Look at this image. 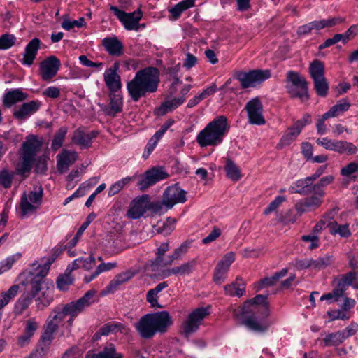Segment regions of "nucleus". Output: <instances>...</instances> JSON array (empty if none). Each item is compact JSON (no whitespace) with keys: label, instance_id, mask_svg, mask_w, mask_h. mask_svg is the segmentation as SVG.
Returning <instances> with one entry per match:
<instances>
[{"label":"nucleus","instance_id":"1","mask_svg":"<svg viewBox=\"0 0 358 358\" xmlns=\"http://www.w3.org/2000/svg\"><path fill=\"white\" fill-rule=\"evenodd\" d=\"M160 73L157 67L148 66L136 72L134 77L127 83L128 95L134 102L157 91Z\"/></svg>","mask_w":358,"mask_h":358},{"label":"nucleus","instance_id":"2","mask_svg":"<svg viewBox=\"0 0 358 358\" xmlns=\"http://www.w3.org/2000/svg\"><path fill=\"white\" fill-rule=\"evenodd\" d=\"M246 307L250 308L248 315H243L241 322L249 329L264 333L268 330L271 323L267 320L269 315V306L267 296L258 294L245 302L241 313L244 315Z\"/></svg>","mask_w":358,"mask_h":358},{"label":"nucleus","instance_id":"3","mask_svg":"<svg viewBox=\"0 0 358 358\" xmlns=\"http://www.w3.org/2000/svg\"><path fill=\"white\" fill-rule=\"evenodd\" d=\"M95 294V290L90 289L77 300L72 301L66 304H59L53 308L48 317L58 324L66 317H69L67 324L71 327L74 320L94 303V297Z\"/></svg>","mask_w":358,"mask_h":358},{"label":"nucleus","instance_id":"4","mask_svg":"<svg viewBox=\"0 0 358 358\" xmlns=\"http://www.w3.org/2000/svg\"><path fill=\"white\" fill-rule=\"evenodd\" d=\"M172 324L173 320L169 313L163 310L144 315L134 324V327L142 338L150 339L157 333L166 332Z\"/></svg>","mask_w":358,"mask_h":358},{"label":"nucleus","instance_id":"5","mask_svg":"<svg viewBox=\"0 0 358 358\" xmlns=\"http://www.w3.org/2000/svg\"><path fill=\"white\" fill-rule=\"evenodd\" d=\"M229 130L227 118L220 115L208 122L196 137V143L201 148L217 146L222 143Z\"/></svg>","mask_w":358,"mask_h":358},{"label":"nucleus","instance_id":"6","mask_svg":"<svg viewBox=\"0 0 358 358\" xmlns=\"http://www.w3.org/2000/svg\"><path fill=\"white\" fill-rule=\"evenodd\" d=\"M41 147V142L36 136H29L22 143L20 151V162L15 170L20 175L29 173L32 169L35 157Z\"/></svg>","mask_w":358,"mask_h":358},{"label":"nucleus","instance_id":"7","mask_svg":"<svg viewBox=\"0 0 358 358\" xmlns=\"http://www.w3.org/2000/svg\"><path fill=\"white\" fill-rule=\"evenodd\" d=\"M286 90L292 97L302 101L309 99L308 83L298 72L289 71L286 76Z\"/></svg>","mask_w":358,"mask_h":358},{"label":"nucleus","instance_id":"8","mask_svg":"<svg viewBox=\"0 0 358 358\" xmlns=\"http://www.w3.org/2000/svg\"><path fill=\"white\" fill-rule=\"evenodd\" d=\"M233 76L240 82L242 88L245 89L255 87L257 85L261 84L270 78L271 72L269 69H255L248 72L236 71Z\"/></svg>","mask_w":358,"mask_h":358},{"label":"nucleus","instance_id":"9","mask_svg":"<svg viewBox=\"0 0 358 358\" xmlns=\"http://www.w3.org/2000/svg\"><path fill=\"white\" fill-rule=\"evenodd\" d=\"M43 190L41 187H36L28 195L24 192L20 199L21 216L24 217L36 211L42 203Z\"/></svg>","mask_w":358,"mask_h":358},{"label":"nucleus","instance_id":"10","mask_svg":"<svg viewBox=\"0 0 358 358\" xmlns=\"http://www.w3.org/2000/svg\"><path fill=\"white\" fill-rule=\"evenodd\" d=\"M110 10L123 24L127 30L138 31L140 28L139 21L142 18V12L140 9L131 13H126L120 10L117 6H110Z\"/></svg>","mask_w":358,"mask_h":358},{"label":"nucleus","instance_id":"11","mask_svg":"<svg viewBox=\"0 0 358 358\" xmlns=\"http://www.w3.org/2000/svg\"><path fill=\"white\" fill-rule=\"evenodd\" d=\"M169 177V174L163 167H153L146 171L137 183L141 191H145L150 186Z\"/></svg>","mask_w":358,"mask_h":358},{"label":"nucleus","instance_id":"12","mask_svg":"<svg viewBox=\"0 0 358 358\" xmlns=\"http://www.w3.org/2000/svg\"><path fill=\"white\" fill-rule=\"evenodd\" d=\"M209 315L208 308L201 307L193 310L189 315L182 326V331L185 336L195 332L202 320Z\"/></svg>","mask_w":358,"mask_h":358},{"label":"nucleus","instance_id":"13","mask_svg":"<svg viewBox=\"0 0 358 358\" xmlns=\"http://www.w3.org/2000/svg\"><path fill=\"white\" fill-rule=\"evenodd\" d=\"M248 121L252 124L264 125L266 120L263 115V105L259 97L250 100L245 105Z\"/></svg>","mask_w":358,"mask_h":358},{"label":"nucleus","instance_id":"14","mask_svg":"<svg viewBox=\"0 0 358 358\" xmlns=\"http://www.w3.org/2000/svg\"><path fill=\"white\" fill-rule=\"evenodd\" d=\"M149 199L148 194L134 199L129 203L127 217L132 220H137L143 217L148 209Z\"/></svg>","mask_w":358,"mask_h":358},{"label":"nucleus","instance_id":"15","mask_svg":"<svg viewBox=\"0 0 358 358\" xmlns=\"http://www.w3.org/2000/svg\"><path fill=\"white\" fill-rule=\"evenodd\" d=\"M98 135L99 132L97 131H88L84 127H78L73 131L71 141L82 149H87L92 146L94 139Z\"/></svg>","mask_w":358,"mask_h":358},{"label":"nucleus","instance_id":"16","mask_svg":"<svg viewBox=\"0 0 358 358\" xmlns=\"http://www.w3.org/2000/svg\"><path fill=\"white\" fill-rule=\"evenodd\" d=\"M55 261V258H48L42 265L38 264L34 269L32 274L34 278L31 281L32 292L38 294L41 289H43L42 285L44 284V278L48 275L51 264Z\"/></svg>","mask_w":358,"mask_h":358},{"label":"nucleus","instance_id":"17","mask_svg":"<svg viewBox=\"0 0 358 358\" xmlns=\"http://www.w3.org/2000/svg\"><path fill=\"white\" fill-rule=\"evenodd\" d=\"M186 201V192L178 185L168 187L164 194L162 204L168 208H171L175 204Z\"/></svg>","mask_w":358,"mask_h":358},{"label":"nucleus","instance_id":"18","mask_svg":"<svg viewBox=\"0 0 358 358\" xmlns=\"http://www.w3.org/2000/svg\"><path fill=\"white\" fill-rule=\"evenodd\" d=\"M61 66L60 60L55 56H50L39 65V74L43 80L48 81L54 78Z\"/></svg>","mask_w":358,"mask_h":358},{"label":"nucleus","instance_id":"19","mask_svg":"<svg viewBox=\"0 0 358 358\" xmlns=\"http://www.w3.org/2000/svg\"><path fill=\"white\" fill-rule=\"evenodd\" d=\"M59 325L57 322L51 320L49 317L47 318L46 322L43 326V331L41 336L39 343L40 349L42 352H48L50 346L54 339V334L57 331Z\"/></svg>","mask_w":358,"mask_h":358},{"label":"nucleus","instance_id":"20","mask_svg":"<svg viewBox=\"0 0 358 358\" xmlns=\"http://www.w3.org/2000/svg\"><path fill=\"white\" fill-rule=\"evenodd\" d=\"M119 67V63L115 62L104 72L103 80L110 91L109 93H117L122 87L121 78L117 73Z\"/></svg>","mask_w":358,"mask_h":358},{"label":"nucleus","instance_id":"21","mask_svg":"<svg viewBox=\"0 0 358 358\" xmlns=\"http://www.w3.org/2000/svg\"><path fill=\"white\" fill-rule=\"evenodd\" d=\"M109 103L99 104L101 110L108 116L115 117L122 111V96L119 93H109Z\"/></svg>","mask_w":358,"mask_h":358},{"label":"nucleus","instance_id":"22","mask_svg":"<svg viewBox=\"0 0 358 358\" xmlns=\"http://www.w3.org/2000/svg\"><path fill=\"white\" fill-rule=\"evenodd\" d=\"M313 182L309 176L297 180L289 187V191L291 194L297 193L301 195L317 194L315 184H313Z\"/></svg>","mask_w":358,"mask_h":358},{"label":"nucleus","instance_id":"23","mask_svg":"<svg viewBox=\"0 0 358 358\" xmlns=\"http://www.w3.org/2000/svg\"><path fill=\"white\" fill-rule=\"evenodd\" d=\"M41 106V102L38 100H32L24 103L13 111V117L17 120H24L36 113L39 110Z\"/></svg>","mask_w":358,"mask_h":358},{"label":"nucleus","instance_id":"24","mask_svg":"<svg viewBox=\"0 0 358 358\" xmlns=\"http://www.w3.org/2000/svg\"><path fill=\"white\" fill-rule=\"evenodd\" d=\"M323 196L314 194L296 202L295 209L300 215L319 208L322 203Z\"/></svg>","mask_w":358,"mask_h":358},{"label":"nucleus","instance_id":"25","mask_svg":"<svg viewBox=\"0 0 358 358\" xmlns=\"http://www.w3.org/2000/svg\"><path fill=\"white\" fill-rule=\"evenodd\" d=\"M78 154L75 151L63 150L62 152L57 156V167L59 173L66 172L69 167L73 164L77 159Z\"/></svg>","mask_w":358,"mask_h":358},{"label":"nucleus","instance_id":"26","mask_svg":"<svg viewBox=\"0 0 358 358\" xmlns=\"http://www.w3.org/2000/svg\"><path fill=\"white\" fill-rule=\"evenodd\" d=\"M40 44L41 41L37 38H33L28 43L24 49L23 58L21 60L23 65L30 66L33 64L40 48Z\"/></svg>","mask_w":358,"mask_h":358},{"label":"nucleus","instance_id":"27","mask_svg":"<svg viewBox=\"0 0 358 358\" xmlns=\"http://www.w3.org/2000/svg\"><path fill=\"white\" fill-rule=\"evenodd\" d=\"M102 45L109 55L119 57L123 54L124 45L116 36L104 38Z\"/></svg>","mask_w":358,"mask_h":358},{"label":"nucleus","instance_id":"28","mask_svg":"<svg viewBox=\"0 0 358 358\" xmlns=\"http://www.w3.org/2000/svg\"><path fill=\"white\" fill-rule=\"evenodd\" d=\"M135 275V273L131 271H127L117 275L107 285L105 290L103 291V294H108L113 293L117 288L122 284L129 281Z\"/></svg>","mask_w":358,"mask_h":358},{"label":"nucleus","instance_id":"29","mask_svg":"<svg viewBox=\"0 0 358 358\" xmlns=\"http://www.w3.org/2000/svg\"><path fill=\"white\" fill-rule=\"evenodd\" d=\"M28 98V94L22 88L13 89L8 91L3 96V103L7 108H10L14 104L23 101Z\"/></svg>","mask_w":358,"mask_h":358},{"label":"nucleus","instance_id":"30","mask_svg":"<svg viewBox=\"0 0 358 358\" xmlns=\"http://www.w3.org/2000/svg\"><path fill=\"white\" fill-rule=\"evenodd\" d=\"M42 287L43 289H41L38 294H34L32 289L31 290L32 296L36 298V306L39 309L48 306L53 301L52 289L44 286V284L42 285Z\"/></svg>","mask_w":358,"mask_h":358},{"label":"nucleus","instance_id":"31","mask_svg":"<svg viewBox=\"0 0 358 358\" xmlns=\"http://www.w3.org/2000/svg\"><path fill=\"white\" fill-rule=\"evenodd\" d=\"M287 268H282L280 271L275 273L271 277H266L261 279L255 284L257 291H259L264 287L275 285L280 278L285 277L287 274Z\"/></svg>","mask_w":358,"mask_h":358},{"label":"nucleus","instance_id":"32","mask_svg":"<svg viewBox=\"0 0 358 358\" xmlns=\"http://www.w3.org/2000/svg\"><path fill=\"white\" fill-rule=\"evenodd\" d=\"M245 282L241 278H237L231 284L224 287V293L229 296H242L245 292Z\"/></svg>","mask_w":358,"mask_h":358},{"label":"nucleus","instance_id":"33","mask_svg":"<svg viewBox=\"0 0 358 358\" xmlns=\"http://www.w3.org/2000/svg\"><path fill=\"white\" fill-rule=\"evenodd\" d=\"M185 101L184 96L178 98H173L171 100L163 102L157 109V114L164 115L169 112H172L178 107L181 106Z\"/></svg>","mask_w":358,"mask_h":358},{"label":"nucleus","instance_id":"34","mask_svg":"<svg viewBox=\"0 0 358 358\" xmlns=\"http://www.w3.org/2000/svg\"><path fill=\"white\" fill-rule=\"evenodd\" d=\"M340 155H352L357 153V147L351 142L335 141L333 150Z\"/></svg>","mask_w":358,"mask_h":358},{"label":"nucleus","instance_id":"35","mask_svg":"<svg viewBox=\"0 0 358 358\" xmlns=\"http://www.w3.org/2000/svg\"><path fill=\"white\" fill-rule=\"evenodd\" d=\"M195 5V0H183L169 9L173 20H178L181 14Z\"/></svg>","mask_w":358,"mask_h":358},{"label":"nucleus","instance_id":"36","mask_svg":"<svg viewBox=\"0 0 358 358\" xmlns=\"http://www.w3.org/2000/svg\"><path fill=\"white\" fill-rule=\"evenodd\" d=\"M117 266V264L116 262L108 263L102 262L96 268L93 273L84 277V282L85 283H89L96 278L101 273L111 271L116 268Z\"/></svg>","mask_w":358,"mask_h":358},{"label":"nucleus","instance_id":"37","mask_svg":"<svg viewBox=\"0 0 358 358\" xmlns=\"http://www.w3.org/2000/svg\"><path fill=\"white\" fill-rule=\"evenodd\" d=\"M343 342V335L341 334L340 331H337L326 334L320 344L324 348L326 347H336Z\"/></svg>","mask_w":358,"mask_h":358},{"label":"nucleus","instance_id":"38","mask_svg":"<svg viewBox=\"0 0 358 358\" xmlns=\"http://www.w3.org/2000/svg\"><path fill=\"white\" fill-rule=\"evenodd\" d=\"M167 282H162L158 284L155 288L150 289L146 294V300L150 303L152 307L162 308L158 303L157 294L164 289L168 287Z\"/></svg>","mask_w":358,"mask_h":358},{"label":"nucleus","instance_id":"39","mask_svg":"<svg viewBox=\"0 0 358 358\" xmlns=\"http://www.w3.org/2000/svg\"><path fill=\"white\" fill-rule=\"evenodd\" d=\"M351 104L348 98L340 99L335 105L326 112L331 117H337L349 110Z\"/></svg>","mask_w":358,"mask_h":358},{"label":"nucleus","instance_id":"40","mask_svg":"<svg viewBox=\"0 0 358 358\" xmlns=\"http://www.w3.org/2000/svg\"><path fill=\"white\" fill-rule=\"evenodd\" d=\"M196 266V261L192 259L179 266L173 267L172 273L176 276L189 275L193 272Z\"/></svg>","mask_w":358,"mask_h":358},{"label":"nucleus","instance_id":"41","mask_svg":"<svg viewBox=\"0 0 358 358\" xmlns=\"http://www.w3.org/2000/svg\"><path fill=\"white\" fill-rule=\"evenodd\" d=\"M169 250V245L168 243L164 242L157 248L156 252V257L154 260L151 261L150 268L151 271L158 270V266H161L164 262V254Z\"/></svg>","mask_w":358,"mask_h":358},{"label":"nucleus","instance_id":"42","mask_svg":"<svg viewBox=\"0 0 358 358\" xmlns=\"http://www.w3.org/2000/svg\"><path fill=\"white\" fill-rule=\"evenodd\" d=\"M91 358H123L122 353L117 352L115 345L107 344L99 353L94 354Z\"/></svg>","mask_w":358,"mask_h":358},{"label":"nucleus","instance_id":"43","mask_svg":"<svg viewBox=\"0 0 358 358\" xmlns=\"http://www.w3.org/2000/svg\"><path fill=\"white\" fill-rule=\"evenodd\" d=\"M68 132V128L65 126L61 127L55 134L52 142L51 149L53 151H57L63 145L66 136Z\"/></svg>","mask_w":358,"mask_h":358},{"label":"nucleus","instance_id":"44","mask_svg":"<svg viewBox=\"0 0 358 358\" xmlns=\"http://www.w3.org/2000/svg\"><path fill=\"white\" fill-rule=\"evenodd\" d=\"M301 130L294 124L293 126L289 127L280 139V144L282 145H288L294 141L301 133Z\"/></svg>","mask_w":358,"mask_h":358},{"label":"nucleus","instance_id":"45","mask_svg":"<svg viewBox=\"0 0 358 358\" xmlns=\"http://www.w3.org/2000/svg\"><path fill=\"white\" fill-rule=\"evenodd\" d=\"M224 169L227 177L231 180L236 182L241 178L240 169L232 160H227Z\"/></svg>","mask_w":358,"mask_h":358},{"label":"nucleus","instance_id":"46","mask_svg":"<svg viewBox=\"0 0 358 358\" xmlns=\"http://www.w3.org/2000/svg\"><path fill=\"white\" fill-rule=\"evenodd\" d=\"M124 329V325L118 322H110L103 324L99 329L101 335L108 336L110 334H117L122 332Z\"/></svg>","mask_w":358,"mask_h":358},{"label":"nucleus","instance_id":"47","mask_svg":"<svg viewBox=\"0 0 358 358\" xmlns=\"http://www.w3.org/2000/svg\"><path fill=\"white\" fill-rule=\"evenodd\" d=\"M309 72L313 80L324 77V65L320 60H314L309 66Z\"/></svg>","mask_w":358,"mask_h":358},{"label":"nucleus","instance_id":"48","mask_svg":"<svg viewBox=\"0 0 358 358\" xmlns=\"http://www.w3.org/2000/svg\"><path fill=\"white\" fill-rule=\"evenodd\" d=\"M333 262L332 256H324L316 259H310V268L313 270H322L329 266Z\"/></svg>","mask_w":358,"mask_h":358},{"label":"nucleus","instance_id":"49","mask_svg":"<svg viewBox=\"0 0 358 358\" xmlns=\"http://www.w3.org/2000/svg\"><path fill=\"white\" fill-rule=\"evenodd\" d=\"M314 88L318 96L324 97L327 95L329 84L325 77L313 80Z\"/></svg>","mask_w":358,"mask_h":358},{"label":"nucleus","instance_id":"50","mask_svg":"<svg viewBox=\"0 0 358 358\" xmlns=\"http://www.w3.org/2000/svg\"><path fill=\"white\" fill-rule=\"evenodd\" d=\"M19 289L18 285H13L7 292H2L0 295V303L5 307L17 295Z\"/></svg>","mask_w":358,"mask_h":358},{"label":"nucleus","instance_id":"51","mask_svg":"<svg viewBox=\"0 0 358 358\" xmlns=\"http://www.w3.org/2000/svg\"><path fill=\"white\" fill-rule=\"evenodd\" d=\"M190 245L191 241H185L178 248H176L173 253L169 257V260L166 264H171L175 259H180L183 255L187 253Z\"/></svg>","mask_w":358,"mask_h":358},{"label":"nucleus","instance_id":"52","mask_svg":"<svg viewBox=\"0 0 358 358\" xmlns=\"http://www.w3.org/2000/svg\"><path fill=\"white\" fill-rule=\"evenodd\" d=\"M341 174L355 180L358 175V162H350L343 166L341 170Z\"/></svg>","mask_w":358,"mask_h":358},{"label":"nucleus","instance_id":"53","mask_svg":"<svg viewBox=\"0 0 358 358\" xmlns=\"http://www.w3.org/2000/svg\"><path fill=\"white\" fill-rule=\"evenodd\" d=\"M15 173L13 171L3 169L0 171V185L5 189H9L14 179Z\"/></svg>","mask_w":358,"mask_h":358},{"label":"nucleus","instance_id":"54","mask_svg":"<svg viewBox=\"0 0 358 358\" xmlns=\"http://www.w3.org/2000/svg\"><path fill=\"white\" fill-rule=\"evenodd\" d=\"M21 257V254L16 253L8 257L0 262V275L10 270L13 265Z\"/></svg>","mask_w":358,"mask_h":358},{"label":"nucleus","instance_id":"55","mask_svg":"<svg viewBox=\"0 0 358 358\" xmlns=\"http://www.w3.org/2000/svg\"><path fill=\"white\" fill-rule=\"evenodd\" d=\"M73 278L70 273L61 275L57 280V287L61 291L67 290L69 286L73 282Z\"/></svg>","mask_w":358,"mask_h":358},{"label":"nucleus","instance_id":"56","mask_svg":"<svg viewBox=\"0 0 358 358\" xmlns=\"http://www.w3.org/2000/svg\"><path fill=\"white\" fill-rule=\"evenodd\" d=\"M229 268L218 262L214 273L213 280L216 283L220 284L227 277Z\"/></svg>","mask_w":358,"mask_h":358},{"label":"nucleus","instance_id":"57","mask_svg":"<svg viewBox=\"0 0 358 358\" xmlns=\"http://www.w3.org/2000/svg\"><path fill=\"white\" fill-rule=\"evenodd\" d=\"M334 177L332 175H328L322 178L317 183H315L317 194L324 196L325 192L323 188L332 183Z\"/></svg>","mask_w":358,"mask_h":358},{"label":"nucleus","instance_id":"58","mask_svg":"<svg viewBox=\"0 0 358 358\" xmlns=\"http://www.w3.org/2000/svg\"><path fill=\"white\" fill-rule=\"evenodd\" d=\"M16 38L13 34H5L0 36V50H8L15 43Z\"/></svg>","mask_w":358,"mask_h":358},{"label":"nucleus","instance_id":"59","mask_svg":"<svg viewBox=\"0 0 358 358\" xmlns=\"http://www.w3.org/2000/svg\"><path fill=\"white\" fill-rule=\"evenodd\" d=\"M330 230L331 234H338L343 238H348L351 235V232L349 229V225L347 224L339 225L336 222L335 225L331 227Z\"/></svg>","mask_w":358,"mask_h":358},{"label":"nucleus","instance_id":"60","mask_svg":"<svg viewBox=\"0 0 358 358\" xmlns=\"http://www.w3.org/2000/svg\"><path fill=\"white\" fill-rule=\"evenodd\" d=\"M286 200L283 196H278L271 203L264 209V214L267 215L277 210L279 206Z\"/></svg>","mask_w":358,"mask_h":358},{"label":"nucleus","instance_id":"61","mask_svg":"<svg viewBox=\"0 0 358 358\" xmlns=\"http://www.w3.org/2000/svg\"><path fill=\"white\" fill-rule=\"evenodd\" d=\"M39 327L38 322L36 320V318H30L25 322L24 333L33 337L35 332Z\"/></svg>","mask_w":358,"mask_h":358},{"label":"nucleus","instance_id":"62","mask_svg":"<svg viewBox=\"0 0 358 358\" xmlns=\"http://www.w3.org/2000/svg\"><path fill=\"white\" fill-rule=\"evenodd\" d=\"M161 138H162L161 137H159L158 135H157L155 133V134L150 138V140L148 141V142L145 146V149L144 153L143 155V157H147L148 156H149L150 155V153L154 150V149L155 148L156 145H157L159 141Z\"/></svg>","mask_w":358,"mask_h":358},{"label":"nucleus","instance_id":"63","mask_svg":"<svg viewBox=\"0 0 358 358\" xmlns=\"http://www.w3.org/2000/svg\"><path fill=\"white\" fill-rule=\"evenodd\" d=\"M85 20L83 17H80L78 20H64L62 23V27L67 31H69L74 27L80 28L84 25Z\"/></svg>","mask_w":358,"mask_h":358},{"label":"nucleus","instance_id":"64","mask_svg":"<svg viewBox=\"0 0 358 358\" xmlns=\"http://www.w3.org/2000/svg\"><path fill=\"white\" fill-rule=\"evenodd\" d=\"M327 315L332 321L336 320H347L350 318V315L347 314L342 308L328 311Z\"/></svg>","mask_w":358,"mask_h":358}]
</instances>
